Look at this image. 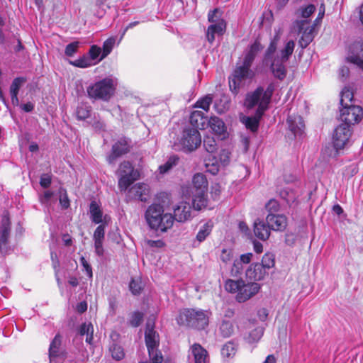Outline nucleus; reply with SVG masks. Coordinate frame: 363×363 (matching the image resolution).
Listing matches in <instances>:
<instances>
[{
    "label": "nucleus",
    "mask_w": 363,
    "mask_h": 363,
    "mask_svg": "<svg viewBox=\"0 0 363 363\" xmlns=\"http://www.w3.org/2000/svg\"><path fill=\"white\" fill-rule=\"evenodd\" d=\"M204 166L206 172L216 175L219 172L220 163L212 154H208L204 157Z\"/></svg>",
    "instance_id": "nucleus-25"
},
{
    "label": "nucleus",
    "mask_w": 363,
    "mask_h": 363,
    "mask_svg": "<svg viewBox=\"0 0 363 363\" xmlns=\"http://www.w3.org/2000/svg\"><path fill=\"white\" fill-rule=\"evenodd\" d=\"M265 208L269 212L268 214H277V213L280 209V205L277 200L270 199L265 205Z\"/></svg>",
    "instance_id": "nucleus-54"
},
{
    "label": "nucleus",
    "mask_w": 363,
    "mask_h": 363,
    "mask_svg": "<svg viewBox=\"0 0 363 363\" xmlns=\"http://www.w3.org/2000/svg\"><path fill=\"white\" fill-rule=\"evenodd\" d=\"M274 90V86L273 84H269L267 88L265 90L263 89V94H262L264 95V99L262 101L263 105L266 106V105L269 104Z\"/></svg>",
    "instance_id": "nucleus-55"
},
{
    "label": "nucleus",
    "mask_w": 363,
    "mask_h": 363,
    "mask_svg": "<svg viewBox=\"0 0 363 363\" xmlns=\"http://www.w3.org/2000/svg\"><path fill=\"white\" fill-rule=\"evenodd\" d=\"M105 238V226L99 225L95 230L93 235L95 252L99 256L104 255L103 242Z\"/></svg>",
    "instance_id": "nucleus-20"
},
{
    "label": "nucleus",
    "mask_w": 363,
    "mask_h": 363,
    "mask_svg": "<svg viewBox=\"0 0 363 363\" xmlns=\"http://www.w3.org/2000/svg\"><path fill=\"white\" fill-rule=\"evenodd\" d=\"M129 288L133 294H139L142 290L140 280L139 279H133L129 284Z\"/></svg>",
    "instance_id": "nucleus-58"
},
{
    "label": "nucleus",
    "mask_w": 363,
    "mask_h": 363,
    "mask_svg": "<svg viewBox=\"0 0 363 363\" xmlns=\"http://www.w3.org/2000/svg\"><path fill=\"white\" fill-rule=\"evenodd\" d=\"M93 325L91 323H84L81 325L79 329V334L81 335H86V342L91 344L93 340Z\"/></svg>",
    "instance_id": "nucleus-40"
},
{
    "label": "nucleus",
    "mask_w": 363,
    "mask_h": 363,
    "mask_svg": "<svg viewBox=\"0 0 363 363\" xmlns=\"http://www.w3.org/2000/svg\"><path fill=\"white\" fill-rule=\"evenodd\" d=\"M219 331L223 337H229L234 332L233 323L228 320H223L220 325Z\"/></svg>",
    "instance_id": "nucleus-38"
},
{
    "label": "nucleus",
    "mask_w": 363,
    "mask_h": 363,
    "mask_svg": "<svg viewBox=\"0 0 363 363\" xmlns=\"http://www.w3.org/2000/svg\"><path fill=\"white\" fill-rule=\"evenodd\" d=\"M201 138L196 128L185 129L180 140L182 150L185 152H191L200 145Z\"/></svg>",
    "instance_id": "nucleus-10"
},
{
    "label": "nucleus",
    "mask_w": 363,
    "mask_h": 363,
    "mask_svg": "<svg viewBox=\"0 0 363 363\" xmlns=\"http://www.w3.org/2000/svg\"><path fill=\"white\" fill-rule=\"evenodd\" d=\"M90 106L82 105L77 107L76 115L79 120H84L90 116Z\"/></svg>",
    "instance_id": "nucleus-48"
},
{
    "label": "nucleus",
    "mask_w": 363,
    "mask_h": 363,
    "mask_svg": "<svg viewBox=\"0 0 363 363\" xmlns=\"http://www.w3.org/2000/svg\"><path fill=\"white\" fill-rule=\"evenodd\" d=\"M270 228L268 225H266L264 222L260 220H257L254 223V233L257 238L262 240H266L269 238Z\"/></svg>",
    "instance_id": "nucleus-24"
},
{
    "label": "nucleus",
    "mask_w": 363,
    "mask_h": 363,
    "mask_svg": "<svg viewBox=\"0 0 363 363\" xmlns=\"http://www.w3.org/2000/svg\"><path fill=\"white\" fill-rule=\"evenodd\" d=\"M212 103V97L209 96H206L200 100H199L196 104L195 107L202 108L203 110L208 111L210 107V105Z\"/></svg>",
    "instance_id": "nucleus-52"
},
{
    "label": "nucleus",
    "mask_w": 363,
    "mask_h": 363,
    "mask_svg": "<svg viewBox=\"0 0 363 363\" xmlns=\"http://www.w3.org/2000/svg\"><path fill=\"white\" fill-rule=\"evenodd\" d=\"M145 343L148 353L152 354L153 352H159L157 347L159 345V335L154 330V322L148 320L146 325L145 333Z\"/></svg>",
    "instance_id": "nucleus-13"
},
{
    "label": "nucleus",
    "mask_w": 363,
    "mask_h": 363,
    "mask_svg": "<svg viewBox=\"0 0 363 363\" xmlns=\"http://www.w3.org/2000/svg\"><path fill=\"white\" fill-rule=\"evenodd\" d=\"M353 99V93L352 91L345 87L342 89L341 92V99H340V104L342 107L346 106V104H348V102H351Z\"/></svg>",
    "instance_id": "nucleus-47"
},
{
    "label": "nucleus",
    "mask_w": 363,
    "mask_h": 363,
    "mask_svg": "<svg viewBox=\"0 0 363 363\" xmlns=\"http://www.w3.org/2000/svg\"><path fill=\"white\" fill-rule=\"evenodd\" d=\"M89 211L91 219L94 223L99 224L102 223L103 212L96 201H92L90 203Z\"/></svg>",
    "instance_id": "nucleus-34"
},
{
    "label": "nucleus",
    "mask_w": 363,
    "mask_h": 363,
    "mask_svg": "<svg viewBox=\"0 0 363 363\" xmlns=\"http://www.w3.org/2000/svg\"><path fill=\"white\" fill-rule=\"evenodd\" d=\"M243 269V264L238 259H236L233 261L230 274L233 277H238L242 274Z\"/></svg>",
    "instance_id": "nucleus-51"
},
{
    "label": "nucleus",
    "mask_w": 363,
    "mask_h": 363,
    "mask_svg": "<svg viewBox=\"0 0 363 363\" xmlns=\"http://www.w3.org/2000/svg\"><path fill=\"white\" fill-rule=\"evenodd\" d=\"M51 176L48 174H44L40 177V184L43 188H48L51 184Z\"/></svg>",
    "instance_id": "nucleus-64"
},
{
    "label": "nucleus",
    "mask_w": 363,
    "mask_h": 363,
    "mask_svg": "<svg viewBox=\"0 0 363 363\" xmlns=\"http://www.w3.org/2000/svg\"><path fill=\"white\" fill-rule=\"evenodd\" d=\"M264 329L262 327H257L252 330L246 337L247 340L250 343L259 341L263 335Z\"/></svg>",
    "instance_id": "nucleus-43"
},
{
    "label": "nucleus",
    "mask_w": 363,
    "mask_h": 363,
    "mask_svg": "<svg viewBox=\"0 0 363 363\" xmlns=\"http://www.w3.org/2000/svg\"><path fill=\"white\" fill-rule=\"evenodd\" d=\"M221 353L223 357H230L235 353V348L233 343L229 342L226 343L221 350Z\"/></svg>",
    "instance_id": "nucleus-57"
},
{
    "label": "nucleus",
    "mask_w": 363,
    "mask_h": 363,
    "mask_svg": "<svg viewBox=\"0 0 363 363\" xmlns=\"http://www.w3.org/2000/svg\"><path fill=\"white\" fill-rule=\"evenodd\" d=\"M323 18L317 16L313 24L309 20H296L294 22L293 28L294 30L301 33L298 41L302 48H306L313 40L315 36V26H318Z\"/></svg>",
    "instance_id": "nucleus-6"
},
{
    "label": "nucleus",
    "mask_w": 363,
    "mask_h": 363,
    "mask_svg": "<svg viewBox=\"0 0 363 363\" xmlns=\"http://www.w3.org/2000/svg\"><path fill=\"white\" fill-rule=\"evenodd\" d=\"M79 47L78 42H73L68 44L65 48V54L66 55L71 57L72 56L77 50Z\"/></svg>",
    "instance_id": "nucleus-63"
},
{
    "label": "nucleus",
    "mask_w": 363,
    "mask_h": 363,
    "mask_svg": "<svg viewBox=\"0 0 363 363\" xmlns=\"http://www.w3.org/2000/svg\"><path fill=\"white\" fill-rule=\"evenodd\" d=\"M352 130L347 124H340L336 127L333 135V143L336 150L343 149L350 143Z\"/></svg>",
    "instance_id": "nucleus-11"
},
{
    "label": "nucleus",
    "mask_w": 363,
    "mask_h": 363,
    "mask_svg": "<svg viewBox=\"0 0 363 363\" xmlns=\"http://www.w3.org/2000/svg\"><path fill=\"white\" fill-rule=\"evenodd\" d=\"M115 90L114 80L111 78H104L87 87L89 98L95 100H108Z\"/></svg>",
    "instance_id": "nucleus-5"
},
{
    "label": "nucleus",
    "mask_w": 363,
    "mask_h": 363,
    "mask_svg": "<svg viewBox=\"0 0 363 363\" xmlns=\"http://www.w3.org/2000/svg\"><path fill=\"white\" fill-rule=\"evenodd\" d=\"M267 272L263 265L259 263H253L249 266L245 272L246 277L250 280L260 281L264 278Z\"/></svg>",
    "instance_id": "nucleus-18"
},
{
    "label": "nucleus",
    "mask_w": 363,
    "mask_h": 363,
    "mask_svg": "<svg viewBox=\"0 0 363 363\" xmlns=\"http://www.w3.org/2000/svg\"><path fill=\"white\" fill-rule=\"evenodd\" d=\"M279 195L287 203H293L296 199L295 192L289 187H285L279 191Z\"/></svg>",
    "instance_id": "nucleus-41"
},
{
    "label": "nucleus",
    "mask_w": 363,
    "mask_h": 363,
    "mask_svg": "<svg viewBox=\"0 0 363 363\" xmlns=\"http://www.w3.org/2000/svg\"><path fill=\"white\" fill-rule=\"evenodd\" d=\"M116 43V38L113 37L108 38L104 41L103 44V50L101 57L98 61H101L104 59L106 56H108L111 52L112 51L113 46Z\"/></svg>",
    "instance_id": "nucleus-39"
},
{
    "label": "nucleus",
    "mask_w": 363,
    "mask_h": 363,
    "mask_svg": "<svg viewBox=\"0 0 363 363\" xmlns=\"http://www.w3.org/2000/svg\"><path fill=\"white\" fill-rule=\"evenodd\" d=\"M143 318V314L140 312L136 311L134 312L130 320V323L133 327H138L142 323Z\"/></svg>",
    "instance_id": "nucleus-61"
},
{
    "label": "nucleus",
    "mask_w": 363,
    "mask_h": 363,
    "mask_svg": "<svg viewBox=\"0 0 363 363\" xmlns=\"http://www.w3.org/2000/svg\"><path fill=\"white\" fill-rule=\"evenodd\" d=\"M128 193L131 199L145 202L149 194V187L147 184L138 183L129 189Z\"/></svg>",
    "instance_id": "nucleus-19"
},
{
    "label": "nucleus",
    "mask_w": 363,
    "mask_h": 363,
    "mask_svg": "<svg viewBox=\"0 0 363 363\" xmlns=\"http://www.w3.org/2000/svg\"><path fill=\"white\" fill-rule=\"evenodd\" d=\"M97 62H91V59L89 56L84 55L82 57L75 60L74 61H70V64L74 67L80 68H86L91 66L95 65Z\"/></svg>",
    "instance_id": "nucleus-37"
},
{
    "label": "nucleus",
    "mask_w": 363,
    "mask_h": 363,
    "mask_svg": "<svg viewBox=\"0 0 363 363\" xmlns=\"http://www.w3.org/2000/svg\"><path fill=\"white\" fill-rule=\"evenodd\" d=\"M195 363H206L207 352L199 344H194L191 348Z\"/></svg>",
    "instance_id": "nucleus-28"
},
{
    "label": "nucleus",
    "mask_w": 363,
    "mask_h": 363,
    "mask_svg": "<svg viewBox=\"0 0 363 363\" xmlns=\"http://www.w3.org/2000/svg\"><path fill=\"white\" fill-rule=\"evenodd\" d=\"M242 280L234 281L228 279L225 283V289L230 293H238L240 286H242Z\"/></svg>",
    "instance_id": "nucleus-45"
},
{
    "label": "nucleus",
    "mask_w": 363,
    "mask_h": 363,
    "mask_svg": "<svg viewBox=\"0 0 363 363\" xmlns=\"http://www.w3.org/2000/svg\"><path fill=\"white\" fill-rule=\"evenodd\" d=\"M10 234V222L9 218L4 216L2 219V224L0 230V248L2 251L6 245Z\"/></svg>",
    "instance_id": "nucleus-26"
},
{
    "label": "nucleus",
    "mask_w": 363,
    "mask_h": 363,
    "mask_svg": "<svg viewBox=\"0 0 363 363\" xmlns=\"http://www.w3.org/2000/svg\"><path fill=\"white\" fill-rule=\"evenodd\" d=\"M117 174L121 191H125L139 177L138 171L128 161H123L120 164Z\"/></svg>",
    "instance_id": "nucleus-7"
},
{
    "label": "nucleus",
    "mask_w": 363,
    "mask_h": 363,
    "mask_svg": "<svg viewBox=\"0 0 363 363\" xmlns=\"http://www.w3.org/2000/svg\"><path fill=\"white\" fill-rule=\"evenodd\" d=\"M280 30L276 34L274 39L271 41L264 57V63L266 65L269 64V61L274 60L277 56L274 55L275 51L277 50V42L279 40Z\"/></svg>",
    "instance_id": "nucleus-32"
},
{
    "label": "nucleus",
    "mask_w": 363,
    "mask_h": 363,
    "mask_svg": "<svg viewBox=\"0 0 363 363\" xmlns=\"http://www.w3.org/2000/svg\"><path fill=\"white\" fill-rule=\"evenodd\" d=\"M219 13L220 12L218 9H215L212 11H210L208 13V22H210L211 24H214L220 23L221 21H225Z\"/></svg>",
    "instance_id": "nucleus-50"
},
{
    "label": "nucleus",
    "mask_w": 363,
    "mask_h": 363,
    "mask_svg": "<svg viewBox=\"0 0 363 363\" xmlns=\"http://www.w3.org/2000/svg\"><path fill=\"white\" fill-rule=\"evenodd\" d=\"M130 150V140L126 138H120L116 142L111 148V152L107 156V162L108 164H114L116 160L127 154Z\"/></svg>",
    "instance_id": "nucleus-12"
},
{
    "label": "nucleus",
    "mask_w": 363,
    "mask_h": 363,
    "mask_svg": "<svg viewBox=\"0 0 363 363\" xmlns=\"http://www.w3.org/2000/svg\"><path fill=\"white\" fill-rule=\"evenodd\" d=\"M203 146L208 154H212L217 150V143L212 137L207 136L203 140Z\"/></svg>",
    "instance_id": "nucleus-46"
},
{
    "label": "nucleus",
    "mask_w": 363,
    "mask_h": 363,
    "mask_svg": "<svg viewBox=\"0 0 363 363\" xmlns=\"http://www.w3.org/2000/svg\"><path fill=\"white\" fill-rule=\"evenodd\" d=\"M287 124L289 130L295 135H301L304 129V123L300 116L291 115L287 118Z\"/></svg>",
    "instance_id": "nucleus-22"
},
{
    "label": "nucleus",
    "mask_w": 363,
    "mask_h": 363,
    "mask_svg": "<svg viewBox=\"0 0 363 363\" xmlns=\"http://www.w3.org/2000/svg\"><path fill=\"white\" fill-rule=\"evenodd\" d=\"M213 223L211 221H208L203 224L199 229L196 235V240L199 242H201L206 240V238L210 235L212 231Z\"/></svg>",
    "instance_id": "nucleus-35"
},
{
    "label": "nucleus",
    "mask_w": 363,
    "mask_h": 363,
    "mask_svg": "<svg viewBox=\"0 0 363 363\" xmlns=\"http://www.w3.org/2000/svg\"><path fill=\"white\" fill-rule=\"evenodd\" d=\"M347 60L363 70V40L356 41L350 45Z\"/></svg>",
    "instance_id": "nucleus-15"
},
{
    "label": "nucleus",
    "mask_w": 363,
    "mask_h": 363,
    "mask_svg": "<svg viewBox=\"0 0 363 363\" xmlns=\"http://www.w3.org/2000/svg\"><path fill=\"white\" fill-rule=\"evenodd\" d=\"M146 221L152 229L165 232L171 228L174 218L171 213H164V208L160 204L150 205L145 211Z\"/></svg>",
    "instance_id": "nucleus-2"
},
{
    "label": "nucleus",
    "mask_w": 363,
    "mask_h": 363,
    "mask_svg": "<svg viewBox=\"0 0 363 363\" xmlns=\"http://www.w3.org/2000/svg\"><path fill=\"white\" fill-rule=\"evenodd\" d=\"M193 187L195 189L194 192L206 191L208 187V182L206 177L201 173L196 174L192 179Z\"/></svg>",
    "instance_id": "nucleus-30"
},
{
    "label": "nucleus",
    "mask_w": 363,
    "mask_h": 363,
    "mask_svg": "<svg viewBox=\"0 0 363 363\" xmlns=\"http://www.w3.org/2000/svg\"><path fill=\"white\" fill-rule=\"evenodd\" d=\"M191 206L186 201H181L174 207V220L185 222L190 219Z\"/></svg>",
    "instance_id": "nucleus-17"
},
{
    "label": "nucleus",
    "mask_w": 363,
    "mask_h": 363,
    "mask_svg": "<svg viewBox=\"0 0 363 363\" xmlns=\"http://www.w3.org/2000/svg\"><path fill=\"white\" fill-rule=\"evenodd\" d=\"M225 21L211 24L206 31V38L208 43L212 44L215 41L216 35H222L225 30Z\"/></svg>",
    "instance_id": "nucleus-21"
},
{
    "label": "nucleus",
    "mask_w": 363,
    "mask_h": 363,
    "mask_svg": "<svg viewBox=\"0 0 363 363\" xmlns=\"http://www.w3.org/2000/svg\"><path fill=\"white\" fill-rule=\"evenodd\" d=\"M260 264L266 270L273 267L274 266V255L269 252L264 254Z\"/></svg>",
    "instance_id": "nucleus-49"
},
{
    "label": "nucleus",
    "mask_w": 363,
    "mask_h": 363,
    "mask_svg": "<svg viewBox=\"0 0 363 363\" xmlns=\"http://www.w3.org/2000/svg\"><path fill=\"white\" fill-rule=\"evenodd\" d=\"M363 117V109L359 106L349 105L340 109V120L342 124L348 125L351 128V125L358 123Z\"/></svg>",
    "instance_id": "nucleus-8"
},
{
    "label": "nucleus",
    "mask_w": 363,
    "mask_h": 363,
    "mask_svg": "<svg viewBox=\"0 0 363 363\" xmlns=\"http://www.w3.org/2000/svg\"><path fill=\"white\" fill-rule=\"evenodd\" d=\"M262 116H258L257 113L254 116H242L240 117V121L245 124V127L247 129H250L252 132H256L257 130L259 120Z\"/></svg>",
    "instance_id": "nucleus-31"
},
{
    "label": "nucleus",
    "mask_w": 363,
    "mask_h": 363,
    "mask_svg": "<svg viewBox=\"0 0 363 363\" xmlns=\"http://www.w3.org/2000/svg\"><path fill=\"white\" fill-rule=\"evenodd\" d=\"M26 82V79L23 77H16L15 78L11 86H10V95L11 98V103L13 106L19 105V100L18 98V94L21 87Z\"/></svg>",
    "instance_id": "nucleus-23"
},
{
    "label": "nucleus",
    "mask_w": 363,
    "mask_h": 363,
    "mask_svg": "<svg viewBox=\"0 0 363 363\" xmlns=\"http://www.w3.org/2000/svg\"><path fill=\"white\" fill-rule=\"evenodd\" d=\"M219 163L225 167L230 164V152L228 150H222L219 155Z\"/></svg>",
    "instance_id": "nucleus-59"
},
{
    "label": "nucleus",
    "mask_w": 363,
    "mask_h": 363,
    "mask_svg": "<svg viewBox=\"0 0 363 363\" xmlns=\"http://www.w3.org/2000/svg\"><path fill=\"white\" fill-rule=\"evenodd\" d=\"M60 194V203L64 208H67L69 206V200L67 194V191L65 189L60 188L59 191Z\"/></svg>",
    "instance_id": "nucleus-60"
},
{
    "label": "nucleus",
    "mask_w": 363,
    "mask_h": 363,
    "mask_svg": "<svg viewBox=\"0 0 363 363\" xmlns=\"http://www.w3.org/2000/svg\"><path fill=\"white\" fill-rule=\"evenodd\" d=\"M102 54L101 48L97 45H91L89 51V57L91 59V62H97L99 60V57Z\"/></svg>",
    "instance_id": "nucleus-53"
},
{
    "label": "nucleus",
    "mask_w": 363,
    "mask_h": 363,
    "mask_svg": "<svg viewBox=\"0 0 363 363\" xmlns=\"http://www.w3.org/2000/svg\"><path fill=\"white\" fill-rule=\"evenodd\" d=\"M210 314L202 309L184 308L179 311L176 320L179 325L201 330L208 325Z\"/></svg>",
    "instance_id": "nucleus-3"
},
{
    "label": "nucleus",
    "mask_w": 363,
    "mask_h": 363,
    "mask_svg": "<svg viewBox=\"0 0 363 363\" xmlns=\"http://www.w3.org/2000/svg\"><path fill=\"white\" fill-rule=\"evenodd\" d=\"M295 47L294 40H289L286 44L284 48L281 50V55H277L273 60L269 61L267 65L270 66V69L274 76L279 79H284L286 74V69L284 63H286L289 57L292 55Z\"/></svg>",
    "instance_id": "nucleus-4"
},
{
    "label": "nucleus",
    "mask_w": 363,
    "mask_h": 363,
    "mask_svg": "<svg viewBox=\"0 0 363 363\" xmlns=\"http://www.w3.org/2000/svg\"><path fill=\"white\" fill-rule=\"evenodd\" d=\"M262 49L261 44L255 41L245 52L242 65H238L229 77L230 90L237 94L246 80L255 77V72L250 68L257 54Z\"/></svg>",
    "instance_id": "nucleus-1"
},
{
    "label": "nucleus",
    "mask_w": 363,
    "mask_h": 363,
    "mask_svg": "<svg viewBox=\"0 0 363 363\" xmlns=\"http://www.w3.org/2000/svg\"><path fill=\"white\" fill-rule=\"evenodd\" d=\"M61 342V336L58 334L56 335L50 345L49 357L50 363H54L55 358L60 356Z\"/></svg>",
    "instance_id": "nucleus-27"
},
{
    "label": "nucleus",
    "mask_w": 363,
    "mask_h": 363,
    "mask_svg": "<svg viewBox=\"0 0 363 363\" xmlns=\"http://www.w3.org/2000/svg\"><path fill=\"white\" fill-rule=\"evenodd\" d=\"M193 207L195 210L199 211L207 205L206 191L193 193Z\"/></svg>",
    "instance_id": "nucleus-33"
},
{
    "label": "nucleus",
    "mask_w": 363,
    "mask_h": 363,
    "mask_svg": "<svg viewBox=\"0 0 363 363\" xmlns=\"http://www.w3.org/2000/svg\"><path fill=\"white\" fill-rule=\"evenodd\" d=\"M233 251L232 249L223 248L220 254V260L227 264L233 260Z\"/></svg>",
    "instance_id": "nucleus-56"
},
{
    "label": "nucleus",
    "mask_w": 363,
    "mask_h": 363,
    "mask_svg": "<svg viewBox=\"0 0 363 363\" xmlns=\"http://www.w3.org/2000/svg\"><path fill=\"white\" fill-rule=\"evenodd\" d=\"M178 162L179 157L177 155L171 156L164 164L160 166V172L161 174L167 172L174 166L177 165Z\"/></svg>",
    "instance_id": "nucleus-44"
},
{
    "label": "nucleus",
    "mask_w": 363,
    "mask_h": 363,
    "mask_svg": "<svg viewBox=\"0 0 363 363\" xmlns=\"http://www.w3.org/2000/svg\"><path fill=\"white\" fill-rule=\"evenodd\" d=\"M315 6L313 4H308L301 6L296 12L297 18H302L303 20L308 18L315 11Z\"/></svg>",
    "instance_id": "nucleus-36"
},
{
    "label": "nucleus",
    "mask_w": 363,
    "mask_h": 363,
    "mask_svg": "<svg viewBox=\"0 0 363 363\" xmlns=\"http://www.w3.org/2000/svg\"><path fill=\"white\" fill-rule=\"evenodd\" d=\"M261 286L256 282L245 284L242 280L238 293L236 295V300L240 303H243L257 294Z\"/></svg>",
    "instance_id": "nucleus-14"
},
{
    "label": "nucleus",
    "mask_w": 363,
    "mask_h": 363,
    "mask_svg": "<svg viewBox=\"0 0 363 363\" xmlns=\"http://www.w3.org/2000/svg\"><path fill=\"white\" fill-rule=\"evenodd\" d=\"M208 125L213 132L218 135H225L226 132L224 122L216 116L211 117L208 121Z\"/></svg>",
    "instance_id": "nucleus-29"
},
{
    "label": "nucleus",
    "mask_w": 363,
    "mask_h": 363,
    "mask_svg": "<svg viewBox=\"0 0 363 363\" xmlns=\"http://www.w3.org/2000/svg\"><path fill=\"white\" fill-rule=\"evenodd\" d=\"M266 222L269 228L274 231H283L287 226V218L282 214H268Z\"/></svg>",
    "instance_id": "nucleus-16"
},
{
    "label": "nucleus",
    "mask_w": 363,
    "mask_h": 363,
    "mask_svg": "<svg viewBox=\"0 0 363 363\" xmlns=\"http://www.w3.org/2000/svg\"><path fill=\"white\" fill-rule=\"evenodd\" d=\"M109 350L112 357L116 360H121L125 356L123 347L115 342L110 345Z\"/></svg>",
    "instance_id": "nucleus-42"
},
{
    "label": "nucleus",
    "mask_w": 363,
    "mask_h": 363,
    "mask_svg": "<svg viewBox=\"0 0 363 363\" xmlns=\"http://www.w3.org/2000/svg\"><path fill=\"white\" fill-rule=\"evenodd\" d=\"M263 88L262 86L257 87L254 91L250 92L246 95L244 105L248 108L251 109L257 106L256 111L258 116H262L264 111L268 108L269 105H263L262 101L264 99Z\"/></svg>",
    "instance_id": "nucleus-9"
},
{
    "label": "nucleus",
    "mask_w": 363,
    "mask_h": 363,
    "mask_svg": "<svg viewBox=\"0 0 363 363\" xmlns=\"http://www.w3.org/2000/svg\"><path fill=\"white\" fill-rule=\"evenodd\" d=\"M150 361H144L140 363H162L163 360L162 355L160 352H153L149 354Z\"/></svg>",
    "instance_id": "nucleus-62"
}]
</instances>
